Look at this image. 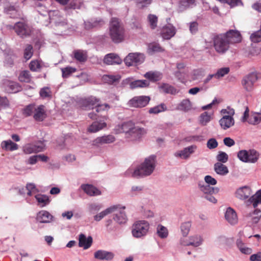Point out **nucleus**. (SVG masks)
Instances as JSON below:
<instances>
[{
    "label": "nucleus",
    "mask_w": 261,
    "mask_h": 261,
    "mask_svg": "<svg viewBox=\"0 0 261 261\" xmlns=\"http://www.w3.org/2000/svg\"><path fill=\"white\" fill-rule=\"evenodd\" d=\"M111 107L107 103L100 104L99 102L96 106V111L97 113L101 111H108Z\"/></svg>",
    "instance_id": "62"
},
{
    "label": "nucleus",
    "mask_w": 261,
    "mask_h": 261,
    "mask_svg": "<svg viewBox=\"0 0 261 261\" xmlns=\"http://www.w3.org/2000/svg\"><path fill=\"white\" fill-rule=\"evenodd\" d=\"M175 29L172 25L164 27L161 32L162 37L164 39H170L175 34Z\"/></svg>",
    "instance_id": "20"
},
{
    "label": "nucleus",
    "mask_w": 261,
    "mask_h": 261,
    "mask_svg": "<svg viewBox=\"0 0 261 261\" xmlns=\"http://www.w3.org/2000/svg\"><path fill=\"white\" fill-rule=\"evenodd\" d=\"M23 152L26 154L35 153L33 144H28L23 147Z\"/></svg>",
    "instance_id": "64"
},
{
    "label": "nucleus",
    "mask_w": 261,
    "mask_h": 261,
    "mask_svg": "<svg viewBox=\"0 0 261 261\" xmlns=\"http://www.w3.org/2000/svg\"><path fill=\"white\" fill-rule=\"evenodd\" d=\"M261 120V113L255 114L251 115L249 119V123L252 124H256L259 123Z\"/></svg>",
    "instance_id": "56"
},
{
    "label": "nucleus",
    "mask_w": 261,
    "mask_h": 261,
    "mask_svg": "<svg viewBox=\"0 0 261 261\" xmlns=\"http://www.w3.org/2000/svg\"><path fill=\"white\" fill-rule=\"evenodd\" d=\"M195 3V0H180L178 4V11L182 12L189 8Z\"/></svg>",
    "instance_id": "36"
},
{
    "label": "nucleus",
    "mask_w": 261,
    "mask_h": 261,
    "mask_svg": "<svg viewBox=\"0 0 261 261\" xmlns=\"http://www.w3.org/2000/svg\"><path fill=\"white\" fill-rule=\"evenodd\" d=\"M147 18L150 28L152 29H154L157 27L158 17L153 14H149Z\"/></svg>",
    "instance_id": "50"
},
{
    "label": "nucleus",
    "mask_w": 261,
    "mask_h": 261,
    "mask_svg": "<svg viewBox=\"0 0 261 261\" xmlns=\"http://www.w3.org/2000/svg\"><path fill=\"white\" fill-rule=\"evenodd\" d=\"M63 78H67L72 73L76 71V68L71 67H67L61 69Z\"/></svg>",
    "instance_id": "48"
},
{
    "label": "nucleus",
    "mask_w": 261,
    "mask_h": 261,
    "mask_svg": "<svg viewBox=\"0 0 261 261\" xmlns=\"http://www.w3.org/2000/svg\"><path fill=\"white\" fill-rule=\"evenodd\" d=\"M107 126V123L105 122L94 121L88 128V131L91 133H96Z\"/></svg>",
    "instance_id": "26"
},
{
    "label": "nucleus",
    "mask_w": 261,
    "mask_h": 261,
    "mask_svg": "<svg viewBox=\"0 0 261 261\" xmlns=\"http://www.w3.org/2000/svg\"><path fill=\"white\" fill-rule=\"evenodd\" d=\"M109 36L115 43L122 42L125 38V29L120 20L116 17L112 18L109 25Z\"/></svg>",
    "instance_id": "1"
},
{
    "label": "nucleus",
    "mask_w": 261,
    "mask_h": 261,
    "mask_svg": "<svg viewBox=\"0 0 261 261\" xmlns=\"http://www.w3.org/2000/svg\"><path fill=\"white\" fill-rule=\"evenodd\" d=\"M236 197L241 199H245L251 195V189L247 186L239 189L236 193Z\"/></svg>",
    "instance_id": "25"
},
{
    "label": "nucleus",
    "mask_w": 261,
    "mask_h": 261,
    "mask_svg": "<svg viewBox=\"0 0 261 261\" xmlns=\"http://www.w3.org/2000/svg\"><path fill=\"white\" fill-rule=\"evenodd\" d=\"M200 190L205 194H216L218 193L219 189L217 187H212L208 185H199Z\"/></svg>",
    "instance_id": "35"
},
{
    "label": "nucleus",
    "mask_w": 261,
    "mask_h": 261,
    "mask_svg": "<svg viewBox=\"0 0 261 261\" xmlns=\"http://www.w3.org/2000/svg\"><path fill=\"white\" fill-rule=\"evenodd\" d=\"M37 201L39 203L42 204V206H44L49 202V199L47 196L42 194H38L35 196Z\"/></svg>",
    "instance_id": "43"
},
{
    "label": "nucleus",
    "mask_w": 261,
    "mask_h": 261,
    "mask_svg": "<svg viewBox=\"0 0 261 261\" xmlns=\"http://www.w3.org/2000/svg\"><path fill=\"white\" fill-rule=\"evenodd\" d=\"M202 242V239L199 235H194L189 238V240L182 239L180 240V244L184 246H193L198 247L200 246Z\"/></svg>",
    "instance_id": "14"
},
{
    "label": "nucleus",
    "mask_w": 261,
    "mask_h": 261,
    "mask_svg": "<svg viewBox=\"0 0 261 261\" xmlns=\"http://www.w3.org/2000/svg\"><path fill=\"white\" fill-rule=\"evenodd\" d=\"M115 137L113 135H105L97 137L93 140L92 142V145L99 147L103 144L112 143L115 142Z\"/></svg>",
    "instance_id": "11"
},
{
    "label": "nucleus",
    "mask_w": 261,
    "mask_h": 261,
    "mask_svg": "<svg viewBox=\"0 0 261 261\" xmlns=\"http://www.w3.org/2000/svg\"><path fill=\"white\" fill-rule=\"evenodd\" d=\"M36 105H30L27 106L23 110V114L25 116H33L34 114V111H35Z\"/></svg>",
    "instance_id": "45"
},
{
    "label": "nucleus",
    "mask_w": 261,
    "mask_h": 261,
    "mask_svg": "<svg viewBox=\"0 0 261 261\" xmlns=\"http://www.w3.org/2000/svg\"><path fill=\"white\" fill-rule=\"evenodd\" d=\"M157 233L159 236L161 238H165L168 234L167 229L165 227L161 225H159L157 228Z\"/></svg>",
    "instance_id": "52"
},
{
    "label": "nucleus",
    "mask_w": 261,
    "mask_h": 261,
    "mask_svg": "<svg viewBox=\"0 0 261 261\" xmlns=\"http://www.w3.org/2000/svg\"><path fill=\"white\" fill-rule=\"evenodd\" d=\"M5 11L10 15V17L13 18H16L20 17V12L18 8L14 6H9L5 8Z\"/></svg>",
    "instance_id": "31"
},
{
    "label": "nucleus",
    "mask_w": 261,
    "mask_h": 261,
    "mask_svg": "<svg viewBox=\"0 0 261 261\" xmlns=\"http://www.w3.org/2000/svg\"><path fill=\"white\" fill-rule=\"evenodd\" d=\"M149 52H162L164 51L159 44L156 43H152L148 45Z\"/></svg>",
    "instance_id": "46"
},
{
    "label": "nucleus",
    "mask_w": 261,
    "mask_h": 261,
    "mask_svg": "<svg viewBox=\"0 0 261 261\" xmlns=\"http://www.w3.org/2000/svg\"><path fill=\"white\" fill-rule=\"evenodd\" d=\"M211 120V115L207 112H205L202 113L200 116V123L202 125H206Z\"/></svg>",
    "instance_id": "51"
},
{
    "label": "nucleus",
    "mask_w": 261,
    "mask_h": 261,
    "mask_svg": "<svg viewBox=\"0 0 261 261\" xmlns=\"http://www.w3.org/2000/svg\"><path fill=\"white\" fill-rule=\"evenodd\" d=\"M135 127L134 124L132 121L123 123L120 128V133H129L132 135Z\"/></svg>",
    "instance_id": "30"
},
{
    "label": "nucleus",
    "mask_w": 261,
    "mask_h": 261,
    "mask_svg": "<svg viewBox=\"0 0 261 261\" xmlns=\"http://www.w3.org/2000/svg\"><path fill=\"white\" fill-rule=\"evenodd\" d=\"M79 247H83L84 249H87L92 245L93 239L91 236L86 238L85 234L81 233L79 235Z\"/></svg>",
    "instance_id": "19"
},
{
    "label": "nucleus",
    "mask_w": 261,
    "mask_h": 261,
    "mask_svg": "<svg viewBox=\"0 0 261 261\" xmlns=\"http://www.w3.org/2000/svg\"><path fill=\"white\" fill-rule=\"evenodd\" d=\"M258 159V153L255 150H250L248 154V162L254 163Z\"/></svg>",
    "instance_id": "47"
},
{
    "label": "nucleus",
    "mask_w": 261,
    "mask_h": 261,
    "mask_svg": "<svg viewBox=\"0 0 261 261\" xmlns=\"http://www.w3.org/2000/svg\"><path fill=\"white\" fill-rule=\"evenodd\" d=\"M26 189L27 190V195L29 196H32L33 193L38 192V190L34 184H28L26 186Z\"/></svg>",
    "instance_id": "59"
},
{
    "label": "nucleus",
    "mask_w": 261,
    "mask_h": 261,
    "mask_svg": "<svg viewBox=\"0 0 261 261\" xmlns=\"http://www.w3.org/2000/svg\"><path fill=\"white\" fill-rule=\"evenodd\" d=\"M18 79L21 82L29 83L31 80V76L28 70L21 71L18 76Z\"/></svg>",
    "instance_id": "41"
},
{
    "label": "nucleus",
    "mask_w": 261,
    "mask_h": 261,
    "mask_svg": "<svg viewBox=\"0 0 261 261\" xmlns=\"http://www.w3.org/2000/svg\"><path fill=\"white\" fill-rule=\"evenodd\" d=\"M120 79L121 76L118 74H105L103 75L102 77L103 82L110 85L116 84L118 83Z\"/></svg>",
    "instance_id": "27"
},
{
    "label": "nucleus",
    "mask_w": 261,
    "mask_h": 261,
    "mask_svg": "<svg viewBox=\"0 0 261 261\" xmlns=\"http://www.w3.org/2000/svg\"><path fill=\"white\" fill-rule=\"evenodd\" d=\"M47 116L46 110L44 105L36 106L33 118L37 121H43Z\"/></svg>",
    "instance_id": "13"
},
{
    "label": "nucleus",
    "mask_w": 261,
    "mask_h": 261,
    "mask_svg": "<svg viewBox=\"0 0 261 261\" xmlns=\"http://www.w3.org/2000/svg\"><path fill=\"white\" fill-rule=\"evenodd\" d=\"M30 69L32 71H37L41 68L39 61L36 60L32 61L29 65Z\"/></svg>",
    "instance_id": "53"
},
{
    "label": "nucleus",
    "mask_w": 261,
    "mask_h": 261,
    "mask_svg": "<svg viewBox=\"0 0 261 261\" xmlns=\"http://www.w3.org/2000/svg\"><path fill=\"white\" fill-rule=\"evenodd\" d=\"M196 149V146L195 145L190 146L185 148L182 150L175 152V156L183 159H187L194 152Z\"/></svg>",
    "instance_id": "17"
},
{
    "label": "nucleus",
    "mask_w": 261,
    "mask_h": 261,
    "mask_svg": "<svg viewBox=\"0 0 261 261\" xmlns=\"http://www.w3.org/2000/svg\"><path fill=\"white\" fill-rule=\"evenodd\" d=\"M53 216L46 211H41L37 215L36 220L40 223H48L53 221Z\"/></svg>",
    "instance_id": "16"
},
{
    "label": "nucleus",
    "mask_w": 261,
    "mask_h": 261,
    "mask_svg": "<svg viewBox=\"0 0 261 261\" xmlns=\"http://www.w3.org/2000/svg\"><path fill=\"white\" fill-rule=\"evenodd\" d=\"M1 147L5 151H14L18 149V145L13 142L11 140L3 141L1 143Z\"/></svg>",
    "instance_id": "29"
},
{
    "label": "nucleus",
    "mask_w": 261,
    "mask_h": 261,
    "mask_svg": "<svg viewBox=\"0 0 261 261\" xmlns=\"http://www.w3.org/2000/svg\"><path fill=\"white\" fill-rule=\"evenodd\" d=\"M191 224L190 222H187L182 223L181 225V231L184 237H186L190 231Z\"/></svg>",
    "instance_id": "55"
},
{
    "label": "nucleus",
    "mask_w": 261,
    "mask_h": 261,
    "mask_svg": "<svg viewBox=\"0 0 261 261\" xmlns=\"http://www.w3.org/2000/svg\"><path fill=\"white\" fill-rule=\"evenodd\" d=\"M121 62L120 58L114 53L106 55L103 59V63L107 65L120 64Z\"/></svg>",
    "instance_id": "18"
},
{
    "label": "nucleus",
    "mask_w": 261,
    "mask_h": 261,
    "mask_svg": "<svg viewBox=\"0 0 261 261\" xmlns=\"http://www.w3.org/2000/svg\"><path fill=\"white\" fill-rule=\"evenodd\" d=\"M40 96L42 98H51L52 97L51 91L49 87H45L40 89L39 92Z\"/></svg>",
    "instance_id": "42"
},
{
    "label": "nucleus",
    "mask_w": 261,
    "mask_h": 261,
    "mask_svg": "<svg viewBox=\"0 0 261 261\" xmlns=\"http://www.w3.org/2000/svg\"><path fill=\"white\" fill-rule=\"evenodd\" d=\"M144 59L145 56L143 54L129 53L124 59V62L126 66H131L141 64Z\"/></svg>",
    "instance_id": "7"
},
{
    "label": "nucleus",
    "mask_w": 261,
    "mask_h": 261,
    "mask_svg": "<svg viewBox=\"0 0 261 261\" xmlns=\"http://www.w3.org/2000/svg\"><path fill=\"white\" fill-rule=\"evenodd\" d=\"M229 68L228 67H224L218 70L217 72L215 74V77L219 79L223 77L225 75L228 73Z\"/></svg>",
    "instance_id": "57"
},
{
    "label": "nucleus",
    "mask_w": 261,
    "mask_h": 261,
    "mask_svg": "<svg viewBox=\"0 0 261 261\" xmlns=\"http://www.w3.org/2000/svg\"><path fill=\"white\" fill-rule=\"evenodd\" d=\"M161 88L166 93L175 94L177 93L176 89L173 86L167 84H163L161 86Z\"/></svg>",
    "instance_id": "44"
},
{
    "label": "nucleus",
    "mask_w": 261,
    "mask_h": 261,
    "mask_svg": "<svg viewBox=\"0 0 261 261\" xmlns=\"http://www.w3.org/2000/svg\"><path fill=\"white\" fill-rule=\"evenodd\" d=\"M212 40L213 46L217 53L223 54L228 50L229 44L223 34L213 35Z\"/></svg>",
    "instance_id": "3"
},
{
    "label": "nucleus",
    "mask_w": 261,
    "mask_h": 261,
    "mask_svg": "<svg viewBox=\"0 0 261 261\" xmlns=\"http://www.w3.org/2000/svg\"><path fill=\"white\" fill-rule=\"evenodd\" d=\"M16 33L21 38L29 36L31 33V29L25 22H17L13 28Z\"/></svg>",
    "instance_id": "8"
},
{
    "label": "nucleus",
    "mask_w": 261,
    "mask_h": 261,
    "mask_svg": "<svg viewBox=\"0 0 261 261\" xmlns=\"http://www.w3.org/2000/svg\"><path fill=\"white\" fill-rule=\"evenodd\" d=\"M150 100L149 96H135L128 101L127 105L129 107L141 108L146 106Z\"/></svg>",
    "instance_id": "6"
},
{
    "label": "nucleus",
    "mask_w": 261,
    "mask_h": 261,
    "mask_svg": "<svg viewBox=\"0 0 261 261\" xmlns=\"http://www.w3.org/2000/svg\"><path fill=\"white\" fill-rule=\"evenodd\" d=\"M249 151L242 150L238 153V158L243 162H248Z\"/></svg>",
    "instance_id": "54"
},
{
    "label": "nucleus",
    "mask_w": 261,
    "mask_h": 261,
    "mask_svg": "<svg viewBox=\"0 0 261 261\" xmlns=\"http://www.w3.org/2000/svg\"><path fill=\"white\" fill-rule=\"evenodd\" d=\"M144 77L153 82L159 81L161 79V74L157 72L149 71L144 74Z\"/></svg>",
    "instance_id": "40"
},
{
    "label": "nucleus",
    "mask_w": 261,
    "mask_h": 261,
    "mask_svg": "<svg viewBox=\"0 0 261 261\" xmlns=\"http://www.w3.org/2000/svg\"><path fill=\"white\" fill-rule=\"evenodd\" d=\"M35 153L42 151L45 149V144L42 141H39L33 144Z\"/></svg>",
    "instance_id": "63"
},
{
    "label": "nucleus",
    "mask_w": 261,
    "mask_h": 261,
    "mask_svg": "<svg viewBox=\"0 0 261 261\" xmlns=\"http://www.w3.org/2000/svg\"><path fill=\"white\" fill-rule=\"evenodd\" d=\"M94 256L95 258L99 260H110L114 258V254L112 252L103 250H99L95 252Z\"/></svg>",
    "instance_id": "15"
},
{
    "label": "nucleus",
    "mask_w": 261,
    "mask_h": 261,
    "mask_svg": "<svg viewBox=\"0 0 261 261\" xmlns=\"http://www.w3.org/2000/svg\"><path fill=\"white\" fill-rule=\"evenodd\" d=\"M221 113L224 115L223 117L219 120V123L221 128L226 130L232 126L234 124V120L232 116L234 114L233 109H222Z\"/></svg>",
    "instance_id": "5"
},
{
    "label": "nucleus",
    "mask_w": 261,
    "mask_h": 261,
    "mask_svg": "<svg viewBox=\"0 0 261 261\" xmlns=\"http://www.w3.org/2000/svg\"><path fill=\"white\" fill-rule=\"evenodd\" d=\"M100 102V99L93 96H90L80 100L81 107L83 110L93 109Z\"/></svg>",
    "instance_id": "9"
},
{
    "label": "nucleus",
    "mask_w": 261,
    "mask_h": 261,
    "mask_svg": "<svg viewBox=\"0 0 261 261\" xmlns=\"http://www.w3.org/2000/svg\"><path fill=\"white\" fill-rule=\"evenodd\" d=\"M33 48L32 45L27 44L24 50V58L27 60H29L33 56Z\"/></svg>",
    "instance_id": "49"
},
{
    "label": "nucleus",
    "mask_w": 261,
    "mask_h": 261,
    "mask_svg": "<svg viewBox=\"0 0 261 261\" xmlns=\"http://www.w3.org/2000/svg\"><path fill=\"white\" fill-rule=\"evenodd\" d=\"M249 200L252 203L254 208H255L258 204L261 203V191L259 190L257 191L255 194L251 197Z\"/></svg>",
    "instance_id": "39"
},
{
    "label": "nucleus",
    "mask_w": 261,
    "mask_h": 261,
    "mask_svg": "<svg viewBox=\"0 0 261 261\" xmlns=\"http://www.w3.org/2000/svg\"><path fill=\"white\" fill-rule=\"evenodd\" d=\"M22 89L21 87L19 85L18 83L9 81L7 84L6 90L10 93H17Z\"/></svg>",
    "instance_id": "32"
},
{
    "label": "nucleus",
    "mask_w": 261,
    "mask_h": 261,
    "mask_svg": "<svg viewBox=\"0 0 261 261\" xmlns=\"http://www.w3.org/2000/svg\"><path fill=\"white\" fill-rule=\"evenodd\" d=\"M251 40L255 43L261 41V29L250 36Z\"/></svg>",
    "instance_id": "61"
},
{
    "label": "nucleus",
    "mask_w": 261,
    "mask_h": 261,
    "mask_svg": "<svg viewBox=\"0 0 261 261\" xmlns=\"http://www.w3.org/2000/svg\"><path fill=\"white\" fill-rule=\"evenodd\" d=\"M250 216L252 217L253 222L256 223L261 217V210L256 209L254 211L252 214H250Z\"/></svg>",
    "instance_id": "58"
},
{
    "label": "nucleus",
    "mask_w": 261,
    "mask_h": 261,
    "mask_svg": "<svg viewBox=\"0 0 261 261\" xmlns=\"http://www.w3.org/2000/svg\"><path fill=\"white\" fill-rule=\"evenodd\" d=\"M225 217L226 220L230 224H235L238 222V219L237 213L231 207H228L225 213Z\"/></svg>",
    "instance_id": "22"
},
{
    "label": "nucleus",
    "mask_w": 261,
    "mask_h": 261,
    "mask_svg": "<svg viewBox=\"0 0 261 261\" xmlns=\"http://www.w3.org/2000/svg\"><path fill=\"white\" fill-rule=\"evenodd\" d=\"M257 79V74L252 72L243 78L242 81V84L246 90L250 91L253 89L254 84Z\"/></svg>",
    "instance_id": "10"
},
{
    "label": "nucleus",
    "mask_w": 261,
    "mask_h": 261,
    "mask_svg": "<svg viewBox=\"0 0 261 261\" xmlns=\"http://www.w3.org/2000/svg\"><path fill=\"white\" fill-rule=\"evenodd\" d=\"M149 83L146 80H136L129 83L131 89L139 88H145L149 86Z\"/></svg>",
    "instance_id": "33"
},
{
    "label": "nucleus",
    "mask_w": 261,
    "mask_h": 261,
    "mask_svg": "<svg viewBox=\"0 0 261 261\" xmlns=\"http://www.w3.org/2000/svg\"><path fill=\"white\" fill-rule=\"evenodd\" d=\"M118 206L117 205H113L110 206L105 210L101 212L99 214L95 215L94 216V219L96 221H99L102 218H103L106 216L108 214H111L112 213H115L116 211L117 210Z\"/></svg>",
    "instance_id": "23"
},
{
    "label": "nucleus",
    "mask_w": 261,
    "mask_h": 261,
    "mask_svg": "<svg viewBox=\"0 0 261 261\" xmlns=\"http://www.w3.org/2000/svg\"><path fill=\"white\" fill-rule=\"evenodd\" d=\"M81 188L87 195L90 196H94L101 194L100 191L91 185H82Z\"/></svg>",
    "instance_id": "21"
},
{
    "label": "nucleus",
    "mask_w": 261,
    "mask_h": 261,
    "mask_svg": "<svg viewBox=\"0 0 261 261\" xmlns=\"http://www.w3.org/2000/svg\"><path fill=\"white\" fill-rule=\"evenodd\" d=\"M145 134H146V130L144 128L135 126L132 135H135L140 138Z\"/></svg>",
    "instance_id": "60"
},
{
    "label": "nucleus",
    "mask_w": 261,
    "mask_h": 261,
    "mask_svg": "<svg viewBox=\"0 0 261 261\" xmlns=\"http://www.w3.org/2000/svg\"><path fill=\"white\" fill-rule=\"evenodd\" d=\"M192 108V104L188 99H183L177 106V109L183 111H188Z\"/></svg>",
    "instance_id": "37"
},
{
    "label": "nucleus",
    "mask_w": 261,
    "mask_h": 261,
    "mask_svg": "<svg viewBox=\"0 0 261 261\" xmlns=\"http://www.w3.org/2000/svg\"><path fill=\"white\" fill-rule=\"evenodd\" d=\"M167 110V107L165 103H161L153 108H151L148 110V113L150 114H158L161 112Z\"/></svg>",
    "instance_id": "38"
},
{
    "label": "nucleus",
    "mask_w": 261,
    "mask_h": 261,
    "mask_svg": "<svg viewBox=\"0 0 261 261\" xmlns=\"http://www.w3.org/2000/svg\"><path fill=\"white\" fill-rule=\"evenodd\" d=\"M223 34L225 35L229 44L239 43L242 40L241 35L238 31L230 30Z\"/></svg>",
    "instance_id": "12"
},
{
    "label": "nucleus",
    "mask_w": 261,
    "mask_h": 261,
    "mask_svg": "<svg viewBox=\"0 0 261 261\" xmlns=\"http://www.w3.org/2000/svg\"><path fill=\"white\" fill-rule=\"evenodd\" d=\"M73 54L74 59L81 63H84L87 60L88 55L86 50L81 49L74 50L73 51Z\"/></svg>",
    "instance_id": "24"
},
{
    "label": "nucleus",
    "mask_w": 261,
    "mask_h": 261,
    "mask_svg": "<svg viewBox=\"0 0 261 261\" xmlns=\"http://www.w3.org/2000/svg\"><path fill=\"white\" fill-rule=\"evenodd\" d=\"M149 228L148 222L144 220L137 221L132 226V234L135 238H141L147 234Z\"/></svg>",
    "instance_id": "4"
},
{
    "label": "nucleus",
    "mask_w": 261,
    "mask_h": 261,
    "mask_svg": "<svg viewBox=\"0 0 261 261\" xmlns=\"http://www.w3.org/2000/svg\"><path fill=\"white\" fill-rule=\"evenodd\" d=\"M156 156L152 155L145 159L144 162L136 169L133 176H144L150 175L155 167Z\"/></svg>",
    "instance_id": "2"
},
{
    "label": "nucleus",
    "mask_w": 261,
    "mask_h": 261,
    "mask_svg": "<svg viewBox=\"0 0 261 261\" xmlns=\"http://www.w3.org/2000/svg\"><path fill=\"white\" fill-rule=\"evenodd\" d=\"M215 171L219 175H225L228 173L227 167L222 163L218 162L214 165Z\"/></svg>",
    "instance_id": "34"
},
{
    "label": "nucleus",
    "mask_w": 261,
    "mask_h": 261,
    "mask_svg": "<svg viewBox=\"0 0 261 261\" xmlns=\"http://www.w3.org/2000/svg\"><path fill=\"white\" fill-rule=\"evenodd\" d=\"M125 207H123V209L119 208L118 207L117 210L116 211V212L115 214V217L113 218L114 220L117 221L119 224L125 223L126 222V216L123 211Z\"/></svg>",
    "instance_id": "28"
}]
</instances>
